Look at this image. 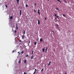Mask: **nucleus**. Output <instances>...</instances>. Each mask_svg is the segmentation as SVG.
Returning a JSON list of instances; mask_svg holds the SVG:
<instances>
[{
	"label": "nucleus",
	"mask_w": 74,
	"mask_h": 74,
	"mask_svg": "<svg viewBox=\"0 0 74 74\" xmlns=\"http://www.w3.org/2000/svg\"><path fill=\"white\" fill-rule=\"evenodd\" d=\"M40 9L38 10V15H40Z\"/></svg>",
	"instance_id": "nucleus-2"
},
{
	"label": "nucleus",
	"mask_w": 74,
	"mask_h": 74,
	"mask_svg": "<svg viewBox=\"0 0 74 74\" xmlns=\"http://www.w3.org/2000/svg\"><path fill=\"white\" fill-rule=\"evenodd\" d=\"M5 5L6 8L7 7V5Z\"/></svg>",
	"instance_id": "nucleus-32"
},
{
	"label": "nucleus",
	"mask_w": 74,
	"mask_h": 74,
	"mask_svg": "<svg viewBox=\"0 0 74 74\" xmlns=\"http://www.w3.org/2000/svg\"><path fill=\"white\" fill-rule=\"evenodd\" d=\"M28 54H27L26 56V57H28Z\"/></svg>",
	"instance_id": "nucleus-22"
},
{
	"label": "nucleus",
	"mask_w": 74,
	"mask_h": 74,
	"mask_svg": "<svg viewBox=\"0 0 74 74\" xmlns=\"http://www.w3.org/2000/svg\"><path fill=\"white\" fill-rule=\"evenodd\" d=\"M22 39H23V40H24V35H23L22 36Z\"/></svg>",
	"instance_id": "nucleus-9"
},
{
	"label": "nucleus",
	"mask_w": 74,
	"mask_h": 74,
	"mask_svg": "<svg viewBox=\"0 0 74 74\" xmlns=\"http://www.w3.org/2000/svg\"><path fill=\"white\" fill-rule=\"evenodd\" d=\"M21 11H21V10H20V15H22V13H21Z\"/></svg>",
	"instance_id": "nucleus-10"
},
{
	"label": "nucleus",
	"mask_w": 74,
	"mask_h": 74,
	"mask_svg": "<svg viewBox=\"0 0 74 74\" xmlns=\"http://www.w3.org/2000/svg\"><path fill=\"white\" fill-rule=\"evenodd\" d=\"M30 42V41H29V43Z\"/></svg>",
	"instance_id": "nucleus-39"
},
{
	"label": "nucleus",
	"mask_w": 74,
	"mask_h": 74,
	"mask_svg": "<svg viewBox=\"0 0 74 74\" xmlns=\"http://www.w3.org/2000/svg\"><path fill=\"white\" fill-rule=\"evenodd\" d=\"M66 47H68V45H66Z\"/></svg>",
	"instance_id": "nucleus-38"
},
{
	"label": "nucleus",
	"mask_w": 74,
	"mask_h": 74,
	"mask_svg": "<svg viewBox=\"0 0 74 74\" xmlns=\"http://www.w3.org/2000/svg\"><path fill=\"white\" fill-rule=\"evenodd\" d=\"M16 30H18V25H17V24H16Z\"/></svg>",
	"instance_id": "nucleus-5"
},
{
	"label": "nucleus",
	"mask_w": 74,
	"mask_h": 74,
	"mask_svg": "<svg viewBox=\"0 0 74 74\" xmlns=\"http://www.w3.org/2000/svg\"><path fill=\"white\" fill-rule=\"evenodd\" d=\"M34 12H36V11L35 10H34Z\"/></svg>",
	"instance_id": "nucleus-35"
},
{
	"label": "nucleus",
	"mask_w": 74,
	"mask_h": 74,
	"mask_svg": "<svg viewBox=\"0 0 74 74\" xmlns=\"http://www.w3.org/2000/svg\"><path fill=\"white\" fill-rule=\"evenodd\" d=\"M46 66V65H45L44 67H45Z\"/></svg>",
	"instance_id": "nucleus-40"
},
{
	"label": "nucleus",
	"mask_w": 74,
	"mask_h": 74,
	"mask_svg": "<svg viewBox=\"0 0 74 74\" xmlns=\"http://www.w3.org/2000/svg\"><path fill=\"white\" fill-rule=\"evenodd\" d=\"M13 18V17H12V16H11L10 17V19H11H11H12V18Z\"/></svg>",
	"instance_id": "nucleus-12"
},
{
	"label": "nucleus",
	"mask_w": 74,
	"mask_h": 74,
	"mask_svg": "<svg viewBox=\"0 0 74 74\" xmlns=\"http://www.w3.org/2000/svg\"><path fill=\"white\" fill-rule=\"evenodd\" d=\"M51 61L49 62V63L48 64V66H49L50 65V64H51Z\"/></svg>",
	"instance_id": "nucleus-8"
},
{
	"label": "nucleus",
	"mask_w": 74,
	"mask_h": 74,
	"mask_svg": "<svg viewBox=\"0 0 74 74\" xmlns=\"http://www.w3.org/2000/svg\"><path fill=\"white\" fill-rule=\"evenodd\" d=\"M23 33L24 34H25V31H24Z\"/></svg>",
	"instance_id": "nucleus-24"
},
{
	"label": "nucleus",
	"mask_w": 74,
	"mask_h": 74,
	"mask_svg": "<svg viewBox=\"0 0 74 74\" xmlns=\"http://www.w3.org/2000/svg\"><path fill=\"white\" fill-rule=\"evenodd\" d=\"M33 52H34V51H32V54H33Z\"/></svg>",
	"instance_id": "nucleus-27"
},
{
	"label": "nucleus",
	"mask_w": 74,
	"mask_h": 74,
	"mask_svg": "<svg viewBox=\"0 0 74 74\" xmlns=\"http://www.w3.org/2000/svg\"><path fill=\"white\" fill-rule=\"evenodd\" d=\"M36 43H37V42H34V44H35V45H36Z\"/></svg>",
	"instance_id": "nucleus-20"
},
{
	"label": "nucleus",
	"mask_w": 74,
	"mask_h": 74,
	"mask_svg": "<svg viewBox=\"0 0 74 74\" xmlns=\"http://www.w3.org/2000/svg\"><path fill=\"white\" fill-rule=\"evenodd\" d=\"M19 42H22V41L21 40H19Z\"/></svg>",
	"instance_id": "nucleus-31"
},
{
	"label": "nucleus",
	"mask_w": 74,
	"mask_h": 74,
	"mask_svg": "<svg viewBox=\"0 0 74 74\" xmlns=\"http://www.w3.org/2000/svg\"><path fill=\"white\" fill-rule=\"evenodd\" d=\"M44 71V69H42L41 70V71Z\"/></svg>",
	"instance_id": "nucleus-23"
},
{
	"label": "nucleus",
	"mask_w": 74,
	"mask_h": 74,
	"mask_svg": "<svg viewBox=\"0 0 74 74\" xmlns=\"http://www.w3.org/2000/svg\"><path fill=\"white\" fill-rule=\"evenodd\" d=\"M27 35H29V34H27Z\"/></svg>",
	"instance_id": "nucleus-41"
},
{
	"label": "nucleus",
	"mask_w": 74,
	"mask_h": 74,
	"mask_svg": "<svg viewBox=\"0 0 74 74\" xmlns=\"http://www.w3.org/2000/svg\"><path fill=\"white\" fill-rule=\"evenodd\" d=\"M47 49H48V48L47 47L45 50V52H47Z\"/></svg>",
	"instance_id": "nucleus-15"
},
{
	"label": "nucleus",
	"mask_w": 74,
	"mask_h": 74,
	"mask_svg": "<svg viewBox=\"0 0 74 74\" xmlns=\"http://www.w3.org/2000/svg\"><path fill=\"white\" fill-rule=\"evenodd\" d=\"M34 5H36V3H34Z\"/></svg>",
	"instance_id": "nucleus-37"
},
{
	"label": "nucleus",
	"mask_w": 74,
	"mask_h": 74,
	"mask_svg": "<svg viewBox=\"0 0 74 74\" xmlns=\"http://www.w3.org/2000/svg\"><path fill=\"white\" fill-rule=\"evenodd\" d=\"M25 7H28V5L27 4H26L25 5Z\"/></svg>",
	"instance_id": "nucleus-19"
},
{
	"label": "nucleus",
	"mask_w": 74,
	"mask_h": 74,
	"mask_svg": "<svg viewBox=\"0 0 74 74\" xmlns=\"http://www.w3.org/2000/svg\"><path fill=\"white\" fill-rule=\"evenodd\" d=\"M15 33L16 34V30H15Z\"/></svg>",
	"instance_id": "nucleus-25"
},
{
	"label": "nucleus",
	"mask_w": 74,
	"mask_h": 74,
	"mask_svg": "<svg viewBox=\"0 0 74 74\" xmlns=\"http://www.w3.org/2000/svg\"><path fill=\"white\" fill-rule=\"evenodd\" d=\"M24 63H26V60H24Z\"/></svg>",
	"instance_id": "nucleus-18"
},
{
	"label": "nucleus",
	"mask_w": 74,
	"mask_h": 74,
	"mask_svg": "<svg viewBox=\"0 0 74 74\" xmlns=\"http://www.w3.org/2000/svg\"><path fill=\"white\" fill-rule=\"evenodd\" d=\"M56 28H57L58 29H59V28L60 27H59V25H56Z\"/></svg>",
	"instance_id": "nucleus-1"
},
{
	"label": "nucleus",
	"mask_w": 74,
	"mask_h": 74,
	"mask_svg": "<svg viewBox=\"0 0 74 74\" xmlns=\"http://www.w3.org/2000/svg\"><path fill=\"white\" fill-rule=\"evenodd\" d=\"M33 57H34L33 56H31V59H33Z\"/></svg>",
	"instance_id": "nucleus-11"
},
{
	"label": "nucleus",
	"mask_w": 74,
	"mask_h": 74,
	"mask_svg": "<svg viewBox=\"0 0 74 74\" xmlns=\"http://www.w3.org/2000/svg\"><path fill=\"white\" fill-rule=\"evenodd\" d=\"M45 20H47V18H46L45 17Z\"/></svg>",
	"instance_id": "nucleus-33"
},
{
	"label": "nucleus",
	"mask_w": 74,
	"mask_h": 74,
	"mask_svg": "<svg viewBox=\"0 0 74 74\" xmlns=\"http://www.w3.org/2000/svg\"><path fill=\"white\" fill-rule=\"evenodd\" d=\"M35 71H37V69H35Z\"/></svg>",
	"instance_id": "nucleus-28"
},
{
	"label": "nucleus",
	"mask_w": 74,
	"mask_h": 74,
	"mask_svg": "<svg viewBox=\"0 0 74 74\" xmlns=\"http://www.w3.org/2000/svg\"><path fill=\"white\" fill-rule=\"evenodd\" d=\"M35 73H36V71H35L34 72V73H33V74H35Z\"/></svg>",
	"instance_id": "nucleus-30"
},
{
	"label": "nucleus",
	"mask_w": 74,
	"mask_h": 74,
	"mask_svg": "<svg viewBox=\"0 0 74 74\" xmlns=\"http://www.w3.org/2000/svg\"><path fill=\"white\" fill-rule=\"evenodd\" d=\"M42 38H41L40 39V42H42Z\"/></svg>",
	"instance_id": "nucleus-4"
},
{
	"label": "nucleus",
	"mask_w": 74,
	"mask_h": 74,
	"mask_svg": "<svg viewBox=\"0 0 74 74\" xmlns=\"http://www.w3.org/2000/svg\"><path fill=\"white\" fill-rule=\"evenodd\" d=\"M54 15L55 16H56V17H57V18L58 17V16H57V15H56V14H55Z\"/></svg>",
	"instance_id": "nucleus-16"
},
{
	"label": "nucleus",
	"mask_w": 74,
	"mask_h": 74,
	"mask_svg": "<svg viewBox=\"0 0 74 74\" xmlns=\"http://www.w3.org/2000/svg\"><path fill=\"white\" fill-rule=\"evenodd\" d=\"M49 0H48V1H49Z\"/></svg>",
	"instance_id": "nucleus-42"
},
{
	"label": "nucleus",
	"mask_w": 74,
	"mask_h": 74,
	"mask_svg": "<svg viewBox=\"0 0 74 74\" xmlns=\"http://www.w3.org/2000/svg\"><path fill=\"white\" fill-rule=\"evenodd\" d=\"M57 0V1H58V2H60V3H61V1H60V0Z\"/></svg>",
	"instance_id": "nucleus-14"
},
{
	"label": "nucleus",
	"mask_w": 74,
	"mask_h": 74,
	"mask_svg": "<svg viewBox=\"0 0 74 74\" xmlns=\"http://www.w3.org/2000/svg\"><path fill=\"white\" fill-rule=\"evenodd\" d=\"M38 25H40V21L38 19Z\"/></svg>",
	"instance_id": "nucleus-3"
},
{
	"label": "nucleus",
	"mask_w": 74,
	"mask_h": 74,
	"mask_svg": "<svg viewBox=\"0 0 74 74\" xmlns=\"http://www.w3.org/2000/svg\"><path fill=\"white\" fill-rule=\"evenodd\" d=\"M21 59H20L18 62V63L20 64V63H21Z\"/></svg>",
	"instance_id": "nucleus-7"
},
{
	"label": "nucleus",
	"mask_w": 74,
	"mask_h": 74,
	"mask_svg": "<svg viewBox=\"0 0 74 74\" xmlns=\"http://www.w3.org/2000/svg\"><path fill=\"white\" fill-rule=\"evenodd\" d=\"M18 53H19V54H20V52H18Z\"/></svg>",
	"instance_id": "nucleus-34"
},
{
	"label": "nucleus",
	"mask_w": 74,
	"mask_h": 74,
	"mask_svg": "<svg viewBox=\"0 0 74 74\" xmlns=\"http://www.w3.org/2000/svg\"><path fill=\"white\" fill-rule=\"evenodd\" d=\"M21 53L22 54H23V53H24V52L23 51L22 52H21Z\"/></svg>",
	"instance_id": "nucleus-17"
},
{
	"label": "nucleus",
	"mask_w": 74,
	"mask_h": 74,
	"mask_svg": "<svg viewBox=\"0 0 74 74\" xmlns=\"http://www.w3.org/2000/svg\"><path fill=\"white\" fill-rule=\"evenodd\" d=\"M64 74H67V73H66V72H65V73H64Z\"/></svg>",
	"instance_id": "nucleus-36"
},
{
	"label": "nucleus",
	"mask_w": 74,
	"mask_h": 74,
	"mask_svg": "<svg viewBox=\"0 0 74 74\" xmlns=\"http://www.w3.org/2000/svg\"><path fill=\"white\" fill-rule=\"evenodd\" d=\"M17 1V3L19 4V0H16Z\"/></svg>",
	"instance_id": "nucleus-6"
},
{
	"label": "nucleus",
	"mask_w": 74,
	"mask_h": 74,
	"mask_svg": "<svg viewBox=\"0 0 74 74\" xmlns=\"http://www.w3.org/2000/svg\"><path fill=\"white\" fill-rule=\"evenodd\" d=\"M47 74H49L48 73H47Z\"/></svg>",
	"instance_id": "nucleus-43"
},
{
	"label": "nucleus",
	"mask_w": 74,
	"mask_h": 74,
	"mask_svg": "<svg viewBox=\"0 0 74 74\" xmlns=\"http://www.w3.org/2000/svg\"><path fill=\"white\" fill-rule=\"evenodd\" d=\"M44 51H45V49H42V51L43 52H44Z\"/></svg>",
	"instance_id": "nucleus-13"
},
{
	"label": "nucleus",
	"mask_w": 74,
	"mask_h": 74,
	"mask_svg": "<svg viewBox=\"0 0 74 74\" xmlns=\"http://www.w3.org/2000/svg\"><path fill=\"white\" fill-rule=\"evenodd\" d=\"M56 10H58V11H59V9L58 8H56Z\"/></svg>",
	"instance_id": "nucleus-26"
},
{
	"label": "nucleus",
	"mask_w": 74,
	"mask_h": 74,
	"mask_svg": "<svg viewBox=\"0 0 74 74\" xmlns=\"http://www.w3.org/2000/svg\"><path fill=\"white\" fill-rule=\"evenodd\" d=\"M14 52H15V51L13 50V51H12V53H14Z\"/></svg>",
	"instance_id": "nucleus-29"
},
{
	"label": "nucleus",
	"mask_w": 74,
	"mask_h": 74,
	"mask_svg": "<svg viewBox=\"0 0 74 74\" xmlns=\"http://www.w3.org/2000/svg\"><path fill=\"white\" fill-rule=\"evenodd\" d=\"M63 16H64V17H66V16L64 14H63Z\"/></svg>",
	"instance_id": "nucleus-21"
}]
</instances>
